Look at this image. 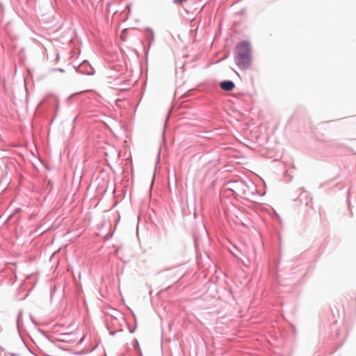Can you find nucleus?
<instances>
[{
	"instance_id": "nucleus-18",
	"label": "nucleus",
	"mask_w": 356,
	"mask_h": 356,
	"mask_svg": "<svg viewBox=\"0 0 356 356\" xmlns=\"http://www.w3.org/2000/svg\"><path fill=\"white\" fill-rule=\"evenodd\" d=\"M206 136H204V138H209V136H208V134H209V132H206Z\"/></svg>"
},
{
	"instance_id": "nucleus-14",
	"label": "nucleus",
	"mask_w": 356,
	"mask_h": 356,
	"mask_svg": "<svg viewBox=\"0 0 356 356\" xmlns=\"http://www.w3.org/2000/svg\"><path fill=\"white\" fill-rule=\"evenodd\" d=\"M30 318H31V321H32L34 324H35V321L33 320V317H32L31 314H30Z\"/></svg>"
},
{
	"instance_id": "nucleus-8",
	"label": "nucleus",
	"mask_w": 356,
	"mask_h": 356,
	"mask_svg": "<svg viewBox=\"0 0 356 356\" xmlns=\"http://www.w3.org/2000/svg\"><path fill=\"white\" fill-rule=\"evenodd\" d=\"M230 252L233 256H234L237 259H240L239 254H241V251L234 247V250H230Z\"/></svg>"
},
{
	"instance_id": "nucleus-2",
	"label": "nucleus",
	"mask_w": 356,
	"mask_h": 356,
	"mask_svg": "<svg viewBox=\"0 0 356 356\" xmlns=\"http://www.w3.org/2000/svg\"><path fill=\"white\" fill-rule=\"evenodd\" d=\"M237 54L251 56V46L250 42L242 40L236 45Z\"/></svg>"
},
{
	"instance_id": "nucleus-1",
	"label": "nucleus",
	"mask_w": 356,
	"mask_h": 356,
	"mask_svg": "<svg viewBox=\"0 0 356 356\" xmlns=\"http://www.w3.org/2000/svg\"><path fill=\"white\" fill-rule=\"evenodd\" d=\"M251 56L237 54L234 58V61L238 67L241 70H246L251 65Z\"/></svg>"
},
{
	"instance_id": "nucleus-5",
	"label": "nucleus",
	"mask_w": 356,
	"mask_h": 356,
	"mask_svg": "<svg viewBox=\"0 0 356 356\" xmlns=\"http://www.w3.org/2000/svg\"><path fill=\"white\" fill-rule=\"evenodd\" d=\"M300 190H301L302 191L300 193L299 196L295 199V200H298L302 204H305L307 205L310 199L309 194L302 188H301Z\"/></svg>"
},
{
	"instance_id": "nucleus-3",
	"label": "nucleus",
	"mask_w": 356,
	"mask_h": 356,
	"mask_svg": "<svg viewBox=\"0 0 356 356\" xmlns=\"http://www.w3.org/2000/svg\"><path fill=\"white\" fill-rule=\"evenodd\" d=\"M76 71L81 74H86V75H92L95 72V69L91 66V65L87 60L83 61L79 65V67L76 70Z\"/></svg>"
},
{
	"instance_id": "nucleus-9",
	"label": "nucleus",
	"mask_w": 356,
	"mask_h": 356,
	"mask_svg": "<svg viewBox=\"0 0 356 356\" xmlns=\"http://www.w3.org/2000/svg\"><path fill=\"white\" fill-rule=\"evenodd\" d=\"M187 1V0H173L172 2L175 4H182L183 3Z\"/></svg>"
},
{
	"instance_id": "nucleus-17",
	"label": "nucleus",
	"mask_w": 356,
	"mask_h": 356,
	"mask_svg": "<svg viewBox=\"0 0 356 356\" xmlns=\"http://www.w3.org/2000/svg\"><path fill=\"white\" fill-rule=\"evenodd\" d=\"M206 136H204V138H209V136H208V134H209V132H206Z\"/></svg>"
},
{
	"instance_id": "nucleus-4",
	"label": "nucleus",
	"mask_w": 356,
	"mask_h": 356,
	"mask_svg": "<svg viewBox=\"0 0 356 356\" xmlns=\"http://www.w3.org/2000/svg\"><path fill=\"white\" fill-rule=\"evenodd\" d=\"M219 85L221 89L227 92L232 91L235 87V83L231 80L220 81Z\"/></svg>"
},
{
	"instance_id": "nucleus-15",
	"label": "nucleus",
	"mask_w": 356,
	"mask_h": 356,
	"mask_svg": "<svg viewBox=\"0 0 356 356\" xmlns=\"http://www.w3.org/2000/svg\"><path fill=\"white\" fill-rule=\"evenodd\" d=\"M11 356H18L19 355L17 353H10Z\"/></svg>"
},
{
	"instance_id": "nucleus-16",
	"label": "nucleus",
	"mask_w": 356,
	"mask_h": 356,
	"mask_svg": "<svg viewBox=\"0 0 356 356\" xmlns=\"http://www.w3.org/2000/svg\"><path fill=\"white\" fill-rule=\"evenodd\" d=\"M206 136H204V138H209V136H208V134H209V132H206Z\"/></svg>"
},
{
	"instance_id": "nucleus-11",
	"label": "nucleus",
	"mask_w": 356,
	"mask_h": 356,
	"mask_svg": "<svg viewBox=\"0 0 356 356\" xmlns=\"http://www.w3.org/2000/svg\"><path fill=\"white\" fill-rule=\"evenodd\" d=\"M122 330H118V332H122ZM116 332H117V331L111 332L110 334L112 336H114Z\"/></svg>"
},
{
	"instance_id": "nucleus-6",
	"label": "nucleus",
	"mask_w": 356,
	"mask_h": 356,
	"mask_svg": "<svg viewBox=\"0 0 356 356\" xmlns=\"http://www.w3.org/2000/svg\"><path fill=\"white\" fill-rule=\"evenodd\" d=\"M146 37L148 40H149L150 42L154 40V32L152 29H147L146 30Z\"/></svg>"
},
{
	"instance_id": "nucleus-12",
	"label": "nucleus",
	"mask_w": 356,
	"mask_h": 356,
	"mask_svg": "<svg viewBox=\"0 0 356 356\" xmlns=\"http://www.w3.org/2000/svg\"><path fill=\"white\" fill-rule=\"evenodd\" d=\"M54 70L59 71V72H64V70L62 69V68H56V69H54Z\"/></svg>"
},
{
	"instance_id": "nucleus-13",
	"label": "nucleus",
	"mask_w": 356,
	"mask_h": 356,
	"mask_svg": "<svg viewBox=\"0 0 356 356\" xmlns=\"http://www.w3.org/2000/svg\"><path fill=\"white\" fill-rule=\"evenodd\" d=\"M76 95L75 94H72L69 97H68V100H70V99L73 98Z\"/></svg>"
},
{
	"instance_id": "nucleus-7",
	"label": "nucleus",
	"mask_w": 356,
	"mask_h": 356,
	"mask_svg": "<svg viewBox=\"0 0 356 356\" xmlns=\"http://www.w3.org/2000/svg\"><path fill=\"white\" fill-rule=\"evenodd\" d=\"M22 314H23L22 311H19L18 314H17V329H18L19 331V329H20L21 323H22Z\"/></svg>"
},
{
	"instance_id": "nucleus-10",
	"label": "nucleus",
	"mask_w": 356,
	"mask_h": 356,
	"mask_svg": "<svg viewBox=\"0 0 356 356\" xmlns=\"http://www.w3.org/2000/svg\"><path fill=\"white\" fill-rule=\"evenodd\" d=\"M238 185H240L241 186V190L245 192V189L244 188L245 187V185L244 184V183L243 181L240 182L238 184Z\"/></svg>"
}]
</instances>
